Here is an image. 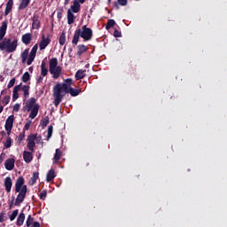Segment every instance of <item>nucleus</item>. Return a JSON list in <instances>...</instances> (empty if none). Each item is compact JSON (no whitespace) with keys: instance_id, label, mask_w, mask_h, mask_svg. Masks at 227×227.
I'll list each match as a JSON object with an SVG mask.
<instances>
[{"instance_id":"obj_1","label":"nucleus","mask_w":227,"mask_h":227,"mask_svg":"<svg viewBox=\"0 0 227 227\" xmlns=\"http://www.w3.org/2000/svg\"><path fill=\"white\" fill-rule=\"evenodd\" d=\"M8 29V20L2 22L0 27V51H5L8 54L15 52L17 51L19 41L14 39L12 42L10 38H4L6 36V31Z\"/></svg>"},{"instance_id":"obj_2","label":"nucleus","mask_w":227,"mask_h":227,"mask_svg":"<svg viewBox=\"0 0 227 227\" xmlns=\"http://www.w3.org/2000/svg\"><path fill=\"white\" fill-rule=\"evenodd\" d=\"M26 181L24 177L20 176L17 178L15 183V192H19L16 197L12 196V200L9 202V210H12L14 207H20L21 203H24V200H26V195L27 194V185L24 184Z\"/></svg>"},{"instance_id":"obj_3","label":"nucleus","mask_w":227,"mask_h":227,"mask_svg":"<svg viewBox=\"0 0 227 227\" xmlns=\"http://www.w3.org/2000/svg\"><path fill=\"white\" fill-rule=\"evenodd\" d=\"M72 84H74V80L71 78H67L64 80V82L61 84L59 82L56 83L53 87V104L55 107H58L61 102H63V98H65V95L70 91L72 89Z\"/></svg>"},{"instance_id":"obj_4","label":"nucleus","mask_w":227,"mask_h":227,"mask_svg":"<svg viewBox=\"0 0 227 227\" xmlns=\"http://www.w3.org/2000/svg\"><path fill=\"white\" fill-rule=\"evenodd\" d=\"M80 38H83V42H90L93 38V30L88 27L86 25L82 26V28H77L74 31L72 44L77 45Z\"/></svg>"},{"instance_id":"obj_5","label":"nucleus","mask_w":227,"mask_h":227,"mask_svg":"<svg viewBox=\"0 0 227 227\" xmlns=\"http://www.w3.org/2000/svg\"><path fill=\"white\" fill-rule=\"evenodd\" d=\"M63 68L61 66H58V59L56 58H52L49 61V72L52 75L53 79H59L61 76V72Z\"/></svg>"},{"instance_id":"obj_6","label":"nucleus","mask_w":227,"mask_h":227,"mask_svg":"<svg viewBox=\"0 0 227 227\" xmlns=\"http://www.w3.org/2000/svg\"><path fill=\"white\" fill-rule=\"evenodd\" d=\"M35 106H36V98H28L26 101L25 105L23 106V112L24 113H26V112L29 113V111H31V109L33 107H35Z\"/></svg>"},{"instance_id":"obj_7","label":"nucleus","mask_w":227,"mask_h":227,"mask_svg":"<svg viewBox=\"0 0 227 227\" xmlns=\"http://www.w3.org/2000/svg\"><path fill=\"white\" fill-rule=\"evenodd\" d=\"M37 51H38V44L35 43L33 46V48H32V50H31V51H30V53L28 55V59L27 60V65H28V66L32 65L33 61H35V58H36Z\"/></svg>"},{"instance_id":"obj_8","label":"nucleus","mask_w":227,"mask_h":227,"mask_svg":"<svg viewBox=\"0 0 227 227\" xmlns=\"http://www.w3.org/2000/svg\"><path fill=\"white\" fill-rule=\"evenodd\" d=\"M51 43V38L45 37V35H42V39L39 43V49L40 51H45L47 49V46Z\"/></svg>"},{"instance_id":"obj_9","label":"nucleus","mask_w":227,"mask_h":227,"mask_svg":"<svg viewBox=\"0 0 227 227\" xmlns=\"http://www.w3.org/2000/svg\"><path fill=\"white\" fill-rule=\"evenodd\" d=\"M32 22V29H38L42 27V22H40V16H38V14H34Z\"/></svg>"},{"instance_id":"obj_10","label":"nucleus","mask_w":227,"mask_h":227,"mask_svg":"<svg viewBox=\"0 0 227 227\" xmlns=\"http://www.w3.org/2000/svg\"><path fill=\"white\" fill-rule=\"evenodd\" d=\"M21 91H23V102H26L27 98H29V90H31V87L29 85H22L20 86Z\"/></svg>"},{"instance_id":"obj_11","label":"nucleus","mask_w":227,"mask_h":227,"mask_svg":"<svg viewBox=\"0 0 227 227\" xmlns=\"http://www.w3.org/2000/svg\"><path fill=\"white\" fill-rule=\"evenodd\" d=\"M4 168L7 171H12L15 168V159H7L4 162Z\"/></svg>"},{"instance_id":"obj_12","label":"nucleus","mask_w":227,"mask_h":227,"mask_svg":"<svg viewBox=\"0 0 227 227\" xmlns=\"http://www.w3.org/2000/svg\"><path fill=\"white\" fill-rule=\"evenodd\" d=\"M40 110V105L35 104L34 107L30 110L29 118L35 120L38 116V111Z\"/></svg>"},{"instance_id":"obj_13","label":"nucleus","mask_w":227,"mask_h":227,"mask_svg":"<svg viewBox=\"0 0 227 227\" xmlns=\"http://www.w3.org/2000/svg\"><path fill=\"white\" fill-rule=\"evenodd\" d=\"M70 10L73 13H79L81 12V3L77 0H74Z\"/></svg>"},{"instance_id":"obj_14","label":"nucleus","mask_w":227,"mask_h":227,"mask_svg":"<svg viewBox=\"0 0 227 227\" xmlns=\"http://www.w3.org/2000/svg\"><path fill=\"white\" fill-rule=\"evenodd\" d=\"M13 185V182L12 181V177L7 176L4 179V187L6 192H12V187Z\"/></svg>"},{"instance_id":"obj_15","label":"nucleus","mask_w":227,"mask_h":227,"mask_svg":"<svg viewBox=\"0 0 227 227\" xmlns=\"http://www.w3.org/2000/svg\"><path fill=\"white\" fill-rule=\"evenodd\" d=\"M31 40H33V35L31 33L24 34L21 37V42L25 45H29L31 43Z\"/></svg>"},{"instance_id":"obj_16","label":"nucleus","mask_w":227,"mask_h":227,"mask_svg":"<svg viewBox=\"0 0 227 227\" xmlns=\"http://www.w3.org/2000/svg\"><path fill=\"white\" fill-rule=\"evenodd\" d=\"M14 121H15V115H10L5 121L4 129H13Z\"/></svg>"},{"instance_id":"obj_17","label":"nucleus","mask_w":227,"mask_h":227,"mask_svg":"<svg viewBox=\"0 0 227 227\" xmlns=\"http://www.w3.org/2000/svg\"><path fill=\"white\" fill-rule=\"evenodd\" d=\"M20 86H22V83H20L19 85H16L13 88V90H12V102H16V100L19 98V91H20Z\"/></svg>"},{"instance_id":"obj_18","label":"nucleus","mask_w":227,"mask_h":227,"mask_svg":"<svg viewBox=\"0 0 227 227\" xmlns=\"http://www.w3.org/2000/svg\"><path fill=\"white\" fill-rule=\"evenodd\" d=\"M23 160L27 164H29L31 160H33V153L28 152V151H24L23 152Z\"/></svg>"},{"instance_id":"obj_19","label":"nucleus","mask_w":227,"mask_h":227,"mask_svg":"<svg viewBox=\"0 0 227 227\" xmlns=\"http://www.w3.org/2000/svg\"><path fill=\"white\" fill-rule=\"evenodd\" d=\"M75 22V15H74V12H72V10H67V24L69 26H72Z\"/></svg>"},{"instance_id":"obj_20","label":"nucleus","mask_w":227,"mask_h":227,"mask_svg":"<svg viewBox=\"0 0 227 227\" xmlns=\"http://www.w3.org/2000/svg\"><path fill=\"white\" fill-rule=\"evenodd\" d=\"M77 49H78V51H77L78 58H81V56H82V54H84V52H88V48L84 44H79L77 46Z\"/></svg>"},{"instance_id":"obj_21","label":"nucleus","mask_w":227,"mask_h":227,"mask_svg":"<svg viewBox=\"0 0 227 227\" xmlns=\"http://www.w3.org/2000/svg\"><path fill=\"white\" fill-rule=\"evenodd\" d=\"M12 10H13V0H8L6 4L5 11H4L5 17L7 15H10V12H12Z\"/></svg>"},{"instance_id":"obj_22","label":"nucleus","mask_w":227,"mask_h":227,"mask_svg":"<svg viewBox=\"0 0 227 227\" xmlns=\"http://www.w3.org/2000/svg\"><path fill=\"white\" fill-rule=\"evenodd\" d=\"M74 77L76 81H81V79H84L86 77V70L79 69L75 73Z\"/></svg>"},{"instance_id":"obj_23","label":"nucleus","mask_w":227,"mask_h":227,"mask_svg":"<svg viewBox=\"0 0 227 227\" xmlns=\"http://www.w3.org/2000/svg\"><path fill=\"white\" fill-rule=\"evenodd\" d=\"M48 74L49 69L47 68V63L45 62V60H43L41 64V75H43V77H45Z\"/></svg>"},{"instance_id":"obj_24","label":"nucleus","mask_w":227,"mask_h":227,"mask_svg":"<svg viewBox=\"0 0 227 227\" xmlns=\"http://www.w3.org/2000/svg\"><path fill=\"white\" fill-rule=\"evenodd\" d=\"M24 221H26V214H24V212H21L17 218V226H22V224H24Z\"/></svg>"},{"instance_id":"obj_25","label":"nucleus","mask_w":227,"mask_h":227,"mask_svg":"<svg viewBox=\"0 0 227 227\" xmlns=\"http://www.w3.org/2000/svg\"><path fill=\"white\" fill-rule=\"evenodd\" d=\"M54 178H56V172L54 171V169H50L46 175V180L47 182H52V180H54Z\"/></svg>"},{"instance_id":"obj_26","label":"nucleus","mask_w":227,"mask_h":227,"mask_svg":"<svg viewBox=\"0 0 227 227\" xmlns=\"http://www.w3.org/2000/svg\"><path fill=\"white\" fill-rule=\"evenodd\" d=\"M29 3H31V0H20L18 10H26V8L29 6Z\"/></svg>"},{"instance_id":"obj_27","label":"nucleus","mask_w":227,"mask_h":227,"mask_svg":"<svg viewBox=\"0 0 227 227\" xmlns=\"http://www.w3.org/2000/svg\"><path fill=\"white\" fill-rule=\"evenodd\" d=\"M59 45H65V43H67V34L65 33V31H63L59 35Z\"/></svg>"},{"instance_id":"obj_28","label":"nucleus","mask_w":227,"mask_h":227,"mask_svg":"<svg viewBox=\"0 0 227 227\" xmlns=\"http://www.w3.org/2000/svg\"><path fill=\"white\" fill-rule=\"evenodd\" d=\"M27 58H29V49H26L21 53L22 63H26L27 61Z\"/></svg>"},{"instance_id":"obj_29","label":"nucleus","mask_w":227,"mask_h":227,"mask_svg":"<svg viewBox=\"0 0 227 227\" xmlns=\"http://www.w3.org/2000/svg\"><path fill=\"white\" fill-rule=\"evenodd\" d=\"M68 93L71 95V97H77L81 93V89H74L71 87Z\"/></svg>"},{"instance_id":"obj_30","label":"nucleus","mask_w":227,"mask_h":227,"mask_svg":"<svg viewBox=\"0 0 227 227\" xmlns=\"http://www.w3.org/2000/svg\"><path fill=\"white\" fill-rule=\"evenodd\" d=\"M61 155H63V153L59 149H56L55 154H54V160L55 162H59V160L61 159Z\"/></svg>"},{"instance_id":"obj_31","label":"nucleus","mask_w":227,"mask_h":227,"mask_svg":"<svg viewBox=\"0 0 227 227\" xmlns=\"http://www.w3.org/2000/svg\"><path fill=\"white\" fill-rule=\"evenodd\" d=\"M22 82H28V81H31V74H29V72H25L23 75L21 76Z\"/></svg>"},{"instance_id":"obj_32","label":"nucleus","mask_w":227,"mask_h":227,"mask_svg":"<svg viewBox=\"0 0 227 227\" xmlns=\"http://www.w3.org/2000/svg\"><path fill=\"white\" fill-rule=\"evenodd\" d=\"M115 25L116 21H114V20H108L106 25V29L109 31V29H111V27H114Z\"/></svg>"},{"instance_id":"obj_33","label":"nucleus","mask_w":227,"mask_h":227,"mask_svg":"<svg viewBox=\"0 0 227 227\" xmlns=\"http://www.w3.org/2000/svg\"><path fill=\"white\" fill-rule=\"evenodd\" d=\"M17 215H19V209H15L12 213L9 215L10 221H15L17 219Z\"/></svg>"},{"instance_id":"obj_34","label":"nucleus","mask_w":227,"mask_h":227,"mask_svg":"<svg viewBox=\"0 0 227 227\" xmlns=\"http://www.w3.org/2000/svg\"><path fill=\"white\" fill-rule=\"evenodd\" d=\"M10 100H12V97L10 95H6L2 99L3 106H8L10 104Z\"/></svg>"},{"instance_id":"obj_35","label":"nucleus","mask_w":227,"mask_h":227,"mask_svg":"<svg viewBox=\"0 0 227 227\" xmlns=\"http://www.w3.org/2000/svg\"><path fill=\"white\" fill-rule=\"evenodd\" d=\"M35 141H36V134H31L27 138V143H35Z\"/></svg>"},{"instance_id":"obj_36","label":"nucleus","mask_w":227,"mask_h":227,"mask_svg":"<svg viewBox=\"0 0 227 227\" xmlns=\"http://www.w3.org/2000/svg\"><path fill=\"white\" fill-rule=\"evenodd\" d=\"M33 223H35V218H33V216H31V215H28V216L27 218V222H26V226H31L33 224Z\"/></svg>"},{"instance_id":"obj_37","label":"nucleus","mask_w":227,"mask_h":227,"mask_svg":"<svg viewBox=\"0 0 227 227\" xmlns=\"http://www.w3.org/2000/svg\"><path fill=\"white\" fill-rule=\"evenodd\" d=\"M53 130H54V128L52 127V125H50L48 127L47 141H49V139H51V137H52Z\"/></svg>"},{"instance_id":"obj_38","label":"nucleus","mask_w":227,"mask_h":227,"mask_svg":"<svg viewBox=\"0 0 227 227\" xmlns=\"http://www.w3.org/2000/svg\"><path fill=\"white\" fill-rule=\"evenodd\" d=\"M26 137V131H22L19 137H18V143L19 145H20V143H22V141H24V138Z\"/></svg>"},{"instance_id":"obj_39","label":"nucleus","mask_w":227,"mask_h":227,"mask_svg":"<svg viewBox=\"0 0 227 227\" xmlns=\"http://www.w3.org/2000/svg\"><path fill=\"white\" fill-rule=\"evenodd\" d=\"M35 146H36L35 143L27 142V148H28L29 152H35Z\"/></svg>"},{"instance_id":"obj_40","label":"nucleus","mask_w":227,"mask_h":227,"mask_svg":"<svg viewBox=\"0 0 227 227\" xmlns=\"http://www.w3.org/2000/svg\"><path fill=\"white\" fill-rule=\"evenodd\" d=\"M12 137H7L5 143H4V148H12Z\"/></svg>"},{"instance_id":"obj_41","label":"nucleus","mask_w":227,"mask_h":227,"mask_svg":"<svg viewBox=\"0 0 227 227\" xmlns=\"http://www.w3.org/2000/svg\"><path fill=\"white\" fill-rule=\"evenodd\" d=\"M6 212L2 211L0 213V223H4V221H6Z\"/></svg>"},{"instance_id":"obj_42","label":"nucleus","mask_w":227,"mask_h":227,"mask_svg":"<svg viewBox=\"0 0 227 227\" xmlns=\"http://www.w3.org/2000/svg\"><path fill=\"white\" fill-rule=\"evenodd\" d=\"M39 198L40 200H43V201H45V198H47V191L41 192Z\"/></svg>"},{"instance_id":"obj_43","label":"nucleus","mask_w":227,"mask_h":227,"mask_svg":"<svg viewBox=\"0 0 227 227\" xmlns=\"http://www.w3.org/2000/svg\"><path fill=\"white\" fill-rule=\"evenodd\" d=\"M12 111L14 113H19V111H20V104L16 103L12 107Z\"/></svg>"},{"instance_id":"obj_44","label":"nucleus","mask_w":227,"mask_h":227,"mask_svg":"<svg viewBox=\"0 0 227 227\" xmlns=\"http://www.w3.org/2000/svg\"><path fill=\"white\" fill-rule=\"evenodd\" d=\"M15 81H16V79H15V78H12V79L9 82V83H8V85H7L8 90H10V88H13V86H15Z\"/></svg>"},{"instance_id":"obj_45","label":"nucleus","mask_w":227,"mask_h":227,"mask_svg":"<svg viewBox=\"0 0 227 227\" xmlns=\"http://www.w3.org/2000/svg\"><path fill=\"white\" fill-rule=\"evenodd\" d=\"M49 123V118L46 117L41 121L42 127H47V124Z\"/></svg>"},{"instance_id":"obj_46","label":"nucleus","mask_w":227,"mask_h":227,"mask_svg":"<svg viewBox=\"0 0 227 227\" xmlns=\"http://www.w3.org/2000/svg\"><path fill=\"white\" fill-rule=\"evenodd\" d=\"M114 38H121V32H120L118 29H115L114 32Z\"/></svg>"},{"instance_id":"obj_47","label":"nucleus","mask_w":227,"mask_h":227,"mask_svg":"<svg viewBox=\"0 0 227 227\" xmlns=\"http://www.w3.org/2000/svg\"><path fill=\"white\" fill-rule=\"evenodd\" d=\"M117 1L121 6H127V4L129 3L128 0H117Z\"/></svg>"},{"instance_id":"obj_48","label":"nucleus","mask_w":227,"mask_h":227,"mask_svg":"<svg viewBox=\"0 0 227 227\" xmlns=\"http://www.w3.org/2000/svg\"><path fill=\"white\" fill-rule=\"evenodd\" d=\"M30 127H31V121L27 122L23 128V132H26V130H29Z\"/></svg>"},{"instance_id":"obj_49","label":"nucleus","mask_w":227,"mask_h":227,"mask_svg":"<svg viewBox=\"0 0 227 227\" xmlns=\"http://www.w3.org/2000/svg\"><path fill=\"white\" fill-rule=\"evenodd\" d=\"M35 141H36L37 145H40V143H41L42 145H43V141L42 140V136H37V135H36Z\"/></svg>"},{"instance_id":"obj_50","label":"nucleus","mask_w":227,"mask_h":227,"mask_svg":"<svg viewBox=\"0 0 227 227\" xmlns=\"http://www.w3.org/2000/svg\"><path fill=\"white\" fill-rule=\"evenodd\" d=\"M63 17V9H59L57 12V18L61 19Z\"/></svg>"},{"instance_id":"obj_51","label":"nucleus","mask_w":227,"mask_h":227,"mask_svg":"<svg viewBox=\"0 0 227 227\" xmlns=\"http://www.w3.org/2000/svg\"><path fill=\"white\" fill-rule=\"evenodd\" d=\"M38 172H34L33 173V176H32V178L34 179V180H35V182H36V180H38Z\"/></svg>"},{"instance_id":"obj_52","label":"nucleus","mask_w":227,"mask_h":227,"mask_svg":"<svg viewBox=\"0 0 227 227\" xmlns=\"http://www.w3.org/2000/svg\"><path fill=\"white\" fill-rule=\"evenodd\" d=\"M28 184H29V185H35V184H36V180H35L33 177H31Z\"/></svg>"},{"instance_id":"obj_53","label":"nucleus","mask_w":227,"mask_h":227,"mask_svg":"<svg viewBox=\"0 0 227 227\" xmlns=\"http://www.w3.org/2000/svg\"><path fill=\"white\" fill-rule=\"evenodd\" d=\"M114 8H116V10H120V4L118 2H114Z\"/></svg>"},{"instance_id":"obj_54","label":"nucleus","mask_w":227,"mask_h":227,"mask_svg":"<svg viewBox=\"0 0 227 227\" xmlns=\"http://www.w3.org/2000/svg\"><path fill=\"white\" fill-rule=\"evenodd\" d=\"M36 82H37V84H40L41 82H43V77L39 76Z\"/></svg>"},{"instance_id":"obj_55","label":"nucleus","mask_w":227,"mask_h":227,"mask_svg":"<svg viewBox=\"0 0 227 227\" xmlns=\"http://www.w3.org/2000/svg\"><path fill=\"white\" fill-rule=\"evenodd\" d=\"M3 111H4V106L1 105V96H0V114L1 113H3Z\"/></svg>"},{"instance_id":"obj_56","label":"nucleus","mask_w":227,"mask_h":227,"mask_svg":"<svg viewBox=\"0 0 227 227\" xmlns=\"http://www.w3.org/2000/svg\"><path fill=\"white\" fill-rule=\"evenodd\" d=\"M12 128H5V130L7 131L8 136H10V134H12Z\"/></svg>"},{"instance_id":"obj_57","label":"nucleus","mask_w":227,"mask_h":227,"mask_svg":"<svg viewBox=\"0 0 227 227\" xmlns=\"http://www.w3.org/2000/svg\"><path fill=\"white\" fill-rule=\"evenodd\" d=\"M1 95H8V90L4 89L1 91Z\"/></svg>"},{"instance_id":"obj_58","label":"nucleus","mask_w":227,"mask_h":227,"mask_svg":"<svg viewBox=\"0 0 227 227\" xmlns=\"http://www.w3.org/2000/svg\"><path fill=\"white\" fill-rule=\"evenodd\" d=\"M33 227H40V223L39 222H34L33 223Z\"/></svg>"},{"instance_id":"obj_59","label":"nucleus","mask_w":227,"mask_h":227,"mask_svg":"<svg viewBox=\"0 0 227 227\" xmlns=\"http://www.w3.org/2000/svg\"><path fill=\"white\" fill-rule=\"evenodd\" d=\"M80 4H84L86 3V0H77Z\"/></svg>"},{"instance_id":"obj_60","label":"nucleus","mask_w":227,"mask_h":227,"mask_svg":"<svg viewBox=\"0 0 227 227\" xmlns=\"http://www.w3.org/2000/svg\"><path fill=\"white\" fill-rule=\"evenodd\" d=\"M69 3H70V0H65V2H64L65 6H67V4H69Z\"/></svg>"},{"instance_id":"obj_61","label":"nucleus","mask_w":227,"mask_h":227,"mask_svg":"<svg viewBox=\"0 0 227 227\" xmlns=\"http://www.w3.org/2000/svg\"><path fill=\"white\" fill-rule=\"evenodd\" d=\"M0 134H1V136H6V132L5 131H1Z\"/></svg>"},{"instance_id":"obj_62","label":"nucleus","mask_w":227,"mask_h":227,"mask_svg":"<svg viewBox=\"0 0 227 227\" xmlns=\"http://www.w3.org/2000/svg\"><path fill=\"white\" fill-rule=\"evenodd\" d=\"M3 162V153L0 155V163Z\"/></svg>"},{"instance_id":"obj_63","label":"nucleus","mask_w":227,"mask_h":227,"mask_svg":"<svg viewBox=\"0 0 227 227\" xmlns=\"http://www.w3.org/2000/svg\"><path fill=\"white\" fill-rule=\"evenodd\" d=\"M28 70H29V72L33 73V67H30L28 68Z\"/></svg>"},{"instance_id":"obj_64","label":"nucleus","mask_w":227,"mask_h":227,"mask_svg":"<svg viewBox=\"0 0 227 227\" xmlns=\"http://www.w3.org/2000/svg\"><path fill=\"white\" fill-rule=\"evenodd\" d=\"M85 68H90V64H86Z\"/></svg>"}]
</instances>
